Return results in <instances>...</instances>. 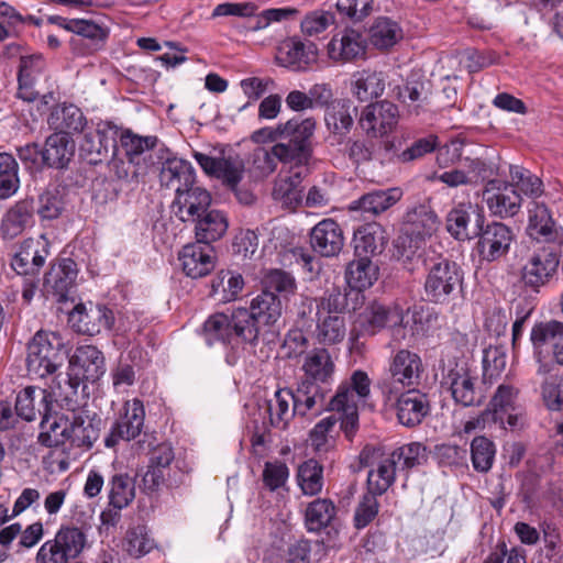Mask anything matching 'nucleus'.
I'll return each instance as SVG.
<instances>
[{"label":"nucleus","mask_w":563,"mask_h":563,"mask_svg":"<svg viewBox=\"0 0 563 563\" xmlns=\"http://www.w3.org/2000/svg\"><path fill=\"white\" fill-rule=\"evenodd\" d=\"M49 242L44 235L23 240L12 255L11 268L21 276L40 275L49 255Z\"/></svg>","instance_id":"dca6fc26"},{"label":"nucleus","mask_w":563,"mask_h":563,"mask_svg":"<svg viewBox=\"0 0 563 563\" xmlns=\"http://www.w3.org/2000/svg\"><path fill=\"white\" fill-rule=\"evenodd\" d=\"M106 373L103 353L93 345H80L69 358L67 380L59 394L85 396L87 383H95Z\"/></svg>","instance_id":"6e6552de"},{"label":"nucleus","mask_w":563,"mask_h":563,"mask_svg":"<svg viewBox=\"0 0 563 563\" xmlns=\"http://www.w3.org/2000/svg\"><path fill=\"white\" fill-rule=\"evenodd\" d=\"M385 91V77L382 71L364 69L353 74L352 93L361 102L377 99Z\"/></svg>","instance_id":"49530a36"},{"label":"nucleus","mask_w":563,"mask_h":563,"mask_svg":"<svg viewBox=\"0 0 563 563\" xmlns=\"http://www.w3.org/2000/svg\"><path fill=\"white\" fill-rule=\"evenodd\" d=\"M366 47V41L358 31L345 29L331 38L328 44V55L334 62L349 63L363 58Z\"/></svg>","instance_id":"c756f323"},{"label":"nucleus","mask_w":563,"mask_h":563,"mask_svg":"<svg viewBox=\"0 0 563 563\" xmlns=\"http://www.w3.org/2000/svg\"><path fill=\"white\" fill-rule=\"evenodd\" d=\"M354 295L350 291H342L339 288H333L325 294L317 303V312L321 314H341L344 316L346 311L355 310L356 303L350 305L349 298Z\"/></svg>","instance_id":"4d7b16f0"},{"label":"nucleus","mask_w":563,"mask_h":563,"mask_svg":"<svg viewBox=\"0 0 563 563\" xmlns=\"http://www.w3.org/2000/svg\"><path fill=\"white\" fill-rule=\"evenodd\" d=\"M86 544L87 537L80 528L62 526L53 539L40 547L35 563H82L79 556Z\"/></svg>","instance_id":"9b49d317"},{"label":"nucleus","mask_w":563,"mask_h":563,"mask_svg":"<svg viewBox=\"0 0 563 563\" xmlns=\"http://www.w3.org/2000/svg\"><path fill=\"white\" fill-rule=\"evenodd\" d=\"M496 456L495 443L485 435L475 437L471 442V461L475 471L487 473Z\"/></svg>","instance_id":"5fc2aeb1"},{"label":"nucleus","mask_w":563,"mask_h":563,"mask_svg":"<svg viewBox=\"0 0 563 563\" xmlns=\"http://www.w3.org/2000/svg\"><path fill=\"white\" fill-rule=\"evenodd\" d=\"M378 278V266L372 260L357 257L349 263L345 271V279L355 300L363 290L369 288Z\"/></svg>","instance_id":"a19ab883"},{"label":"nucleus","mask_w":563,"mask_h":563,"mask_svg":"<svg viewBox=\"0 0 563 563\" xmlns=\"http://www.w3.org/2000/svg\"><path fill=\"white\" fill-rule=\"evenodd\" d=\"M75 155V141L67 133L54 132L43 145L42 159L47 168L64 169Z\"/></svg>","instance_id":"4c0bfd02"},{"label":"nucleus","mask_w":563,"mask_h":563,"mask_svg":"<svg viewBox=\"0 0 563 563\" xmlns=\"http://www.w3.org/2000/svg\"><path fill=\"white\" fill-rule=\"evenodd\" d=\"M279 296L262 290L250 307H238L210 314L202 324V336L208 346L222 344L232 351L258 344L263 327L274 325L282 317Z\"/></svg>","instance_id":"f257e3e1"},{"label":"nucleus","mask_w":563,"mask_h":563,"mask_svg":"<svg viewBox=\"0 0 563 563\" xmlns=\"http://www.w3.org/2000/svg\"><path fill=\"white\" fill-rule=\"evenodd\" d=\"M318 48L313 42H303L294 36L285 40L278 47L276 59L279 65L292 69H305L317 60Z\"/></svg>","instance_id":"473e14b6"},{"label":"nucleus","mask_w":563,"mask_h":563,"mask_svg":"<svg viewBox=\"0 0 563 563\" xmlns=\"http://www.w3.org/2000/svg\"><path fill=\"white\" fill-rule=\"evenodd\" d=\"M328 390L314 382L300 380L292 390V405L296 416L317 417L330 410V400L327 402Z\"/></svg>","instance_id":"a878e982"},{"label":"nucleus","mask_w":563,"mask_h":563,"mask_svg":"<svg viewBox=\"0 0 563 563\" xmlns=\"http://www.w3.org/2000/svg\"><path fill=\"white\" fill-rule=\"evenodd\" d=\"M41 388L27 386L20 390L15 398V413L18 418L25 421H33L36 418V411L41 406Z\"/></svg>","instance_id":"680f3d73"},{"label":"nucleus","mask_w":563,"mask_h":563,"mask_svg":"<svg viewBox=\"0 0 563 563\" xmlns=\"http://www.w3.org/2000/svg\"><path fill=\"white\" fill-rule=\"evenodd\" d=\"M119 128L110 121H101L95 131L84 134L79 144L80 157L91 165L107 159L110 150H117Z\"/></svg>","instance_id":"ddd939ff"},{"label":"nucleus","mask_w":563,"mask_h":563,"mask_svg":"<svg viewBox=\"0 0 563 563\" xmlns=\"http://www.w3.org/2000/svg\"><path fill=\"white\" fill-rule=\"evenodd\" d=\"M439 227L437 213L427 205H418L409 209L405 216L401 233L397 239L398 260L404 265L419 262L418 250L427 238H430Z\"/></svg>","instance_id":"20e7f679"},{"label":"nucleus","mask_w":563,"mask_h":563,"mask_svg":"<svg viewBox=\"0 0 563 563\" xmlns=\"http://www.w3.org/2000/svg\"><path fill=\"white\" fill-rule=\"evenodd\" d=\"M59 402L68 422L70 446L90 450L99 439L102 419L89 408L85 396L79 399V396L59 394Z\"/></svg>","instance_id":"39448f33"},{"label":"nucleus","mask_w":563,"mask_h":563,"mask_svg":"<svg viewBox=\"0 0 563 563\" xmlns=\"http://www.w3.org/2000/svg\"><path fill=\"white\" fill-rule=\"evenodd\" d=\"M41 406L38 413L42 416L38 441L46 448H58L67 442L70 444L68 422L64 413L57 418L52 416L54 398L47 390H40Z\"/></svg>","instance_id":"a211bd4d"},{"label":"nucleus","mask_w":563,"mask_h":563,"mask_svg":"<svg viewBox=\"0 0 563 563\" xmlns=\"http://www.w3.org/2000/svg\"><path fill=\"white\" fill-rule=\"evenodd\" d=\"M402 37L400 26L389 18H378L369 30V41L378 49L394 46Z\"/></svg>","instance_id":"603ef678"},{"label":"nucleus","mask_w":563,"mask_h":563,"mask_svg":"<svg viewBox=\"0 0 563 563\" xmlns=\"http://www.w3.org/2000/svg\"><path fill=\"white\" fill-rule=\"evenodd\" d=\"M69 320L77 332L92 336L103 330H111L115 318L112 309L104 305H96L86 309L82 303H79L74 308Z\"/></svg>","instance_id":"393cba45"},{"label":"nucleus","mask_w":563,"mask_h":563,"mask_svg":"<svg viewBox=\"0 0 563 563\" xmlns=\"http://www.w3.org/2000/svg\"><path fill=\"white\" fill-rule=\"evenodd\" d=\"M301 369L303 372L301 380L321 385L332 379L335 364L328 349L314 347L306 353Z\"/></svg>","instance_id":"58836bf2"},{"label":"nucleus","mask_w":563,"mask_h":563,"mask_svg":"<svg viewBox=\"0 0 563 563\" xmlns=\"http://www.w3.org/2000/svg\"><path fill=\"white\" fill-rule=\"evenodd\" d=\"M310 244L312 250L321 256H336L344 245L340 224L333 219H323L312 228Z\"/></svg>","instance_id":"c85d7f7f"},{"label":"nucleus","mask_w":563,"mask_h":563,"mask_svg":"<svg viewBox=\"0 0 563 563\" xmlns=\"http://www.w3.org/2000/svg\"><path fill=\"white\" fill-rule=\"evenodd\" d=\"M390 455L399 471H409L427 463V448L419 442H411L394 450Z\"/></svg>","instance_id":"6e6d98bb"},{"label":"nucleus","mask_w":563,"mask_h":563,"mask_svg":"<svg viewBox=\"0 0 563 563\" xmlns=\"http://www.w3.org/2000/svg\"><path fill=\"white\" fill-rule=\"evenodd\" d=\"M26 369L30 376L45 378L56 373L67 357L63 336L53 331H37L26 347Z\"/></svg>","instance_id":"423d86ee"},{"label":"nucleus","mask_w":563,"mask_h":563,"mask_svg":"<svg viewBox=\"0 0 563 563\" xmlns=\"http://www.w3.org/2000/svg\"><path fill=\"white\" fill-rule=\"evenodd\" d=\"M109 504L117 510L128 507L135 497V479L129 474H114L109 482Z\"/></svg>","instance_id":"3c124183"},{"label":"nucleus","mask_w":563,"mask_h":563,"mask_svg":"<svg viewBox=\"0 0 563 563\" xmlns=\"http://www.w3.org/2000/svg\"><path fill=\"white\" fill-rule=\"evenodd\" d=\"M316 338L321 344H336L344 340L346 334L345 317L341 314H321L316 312Z\"/></svg>","instance_id":"de8ad7c7"},{"label":"nucleus","mask_w":563,"mask_h":563,"mask_svg":"<svg viewBox=\"0 0 563 563\" xmlns=\"http://www.w3.org/2000/svg\"><path fill=\"white\" fill-rule=\"evenodd\" d=\"M157 136H140L132 133L130 130L121 132L120 142L124 148L130 163L134 162V157L140 156L145 151L153 150L157 145Z\"/></svg>","instance_id":"0e129e2a"},{"label":"nucleus","mask_w":563,"mask_h":563,"mask_svg":"<svg viewBox=\"0 0 563 563\" xmlns=\"http://www.w3.org/2000/svg\"><path fill=\"white\" fill-rule=\"evenodd\" d=\"M34 202L23 199L10 207L2 217L0 223V236L3 240H14L27 228L34 224Z\"/></svg>","instance_id":"72a5a7b5"},{"label":"nucleus","mask_w":563,"mask_h":563,"mask_svg":"<svg viewBox=\"0 0 563 563\" xmlns=\"http://www.w3.org/2000/svg\"><path fill=\"white\" fill-rule=\"evenodd\" d=\"M336 506L330 498H317L309 503L305 510V526L309 532H320L323 529H334Z\"/></svg>","instance_id":"37998d69"},{"label":"nucleus","mask_w":563,"mask_h":563,"mask_svg":"<svg viewBox=\"0 0 563 563\" xmlns=\"http://www.w3.org/2000/svg\"><path fill=\"white\" fill-rule=\"evenodd\" d=\"M427 275L424 295L429 302L449 305L457 298L463 286V272L454 261L438 256L424 261Z\"/></svg>","instance_id":"0eeeda50"},{"label":"nucleus","mask_w":563,"mask_h":563,"mask_svg":"<svg viewBox=\"0 0 563 563\" xmlns=\"http://www.w3.org/2000/svg\"><path fill=\"white\" fill-rule=\"evenodd\" d=\"M18 163L9 153H0V199L14 195L19 188Z\"/></svg>","instance_id":"13d9d810"},{"label":"nucleus","mask_w":563,"mask_h":563,"mask_svg":"<svg viewBox=\"0 0 563 563\" xmlns=\"http://www.w3.org/2000/svg\"><path fill=\"white\" fill-rule=\"evenodd\" d=\"M192 156L208 176L220 179L228 189L235 188L243 179L244 164L238 156L212 157L197 151Z\"/></svg>","instance_id":"5701e85b"},{"label":"nucleus","mask_w":563,"mask_h":563,"mask_svg":"<svg viewBox=\"0 0 563 563\" xmlns=\"http://www.w3.org/2000/svg\"><path fill=\"white\" fill-rule=\"evenodd\" d=\"M484 199L492 214L503 219L516 216L521 208V196L514 184L498 179L488 180Z\"/></svg>","instance_id":"4be33fe9"},{"label":"nucleus","mask_w":563,"mask_h":563,"mask_svg":"<svg viewBox=\"0 0 563 563\" xmlns=\"http://www.w3.org/2000/svg\"><path fill=\"white\" fill-rule=\"evenodd\" d=\"M483 223H485V213L478 205L461 203L446 216L448 232L460 241L476 238Z\"/></svg>","instance_id":"412c9836"},{"label":"nucleus","mask_w":563,"mask_h":563,"mask_svg":"<svg viewBox=\"0 0 563 563\" xmlns=\"http://www.w3.org/2000/svg\"><path fill=\"white\" fill-rule=\"evenodd\" d=\"M530 340L538 375H549L555 364L563 365V322L551 320L534 324Z\"/></svg>","instance_id":"9d476101"},{"label":"nucleus","mask_w":563,"mask_h":563,"mask_svg":"<svg viewBox=\"0 0 563 563\" xmlns=\"http://www.w3.org/2000/svg\"><path fill=\"white\" fill-rule=\"evenodd\" d=\"M316 129L312 117L295 115L283 122L282 142L273 145L271 154L283 164L307 167L313 156Z\"/></svg>","instance_id":"f03ea898"},{"label":"nucleus","mask_w":563,"mask_h":563,"mask_svg":"<svg viewBox=\"0 0 563 563\" xmlns=\"http://www.w3.org/2000/svg\"><path fill=\"white\" fill-rule=\"evenodd\" d=\"M402 322L404 317L401 312L391 310L378 302H372L366 306L356 320L362 333L368 335H374L382 331L387 324H393V336L395 340H398L399 336H405L401 334L404 330Z\"/></svg>","instance_id":"aec40b11"},{"label":"nucleus","mask_w":563,"mask_h":563,"mask_svg":"<svg viewBox=\"0 0 563 563\" xmlns=\"http://www.w3.org/2000/svg\"><path fill=\"white\" fill-rule=\"evenodd\" d=\"M297 483L305 496H317L324 485L323 465L309 459L298 466Z\"/></svg>","instance_id":"09e8293b"},{"label":"nucleus","mask_w":563,"mask_h":563,"mask_svg":"<svg viewBox=\"0 0 563 563\" xmlns=\"http://www.w3.org/2000/svg\"><path fill=\"white\" fill-rule=\"evenodd\" d=\"M476 250L482 261L495 262L506 256L515 239L514 231L503 222L481 224Z\"/></svg>","instance_id":"f8f14e48"},{"label":"nucleus","mask_w":563,"mask_h":563,"mask_svg":"<svg viewBox=\"0 0 563 563\" xmlns=\"http://www.w3.org/2000/svg\"><path fill=\"white\" fill-rule=\"evenodd\" d=\"M388 234L378 222H367L360 225L353 234L354 254L356 257H372L379 255L388 243Z\"/></svg>","instance_id":"7c9ffc66"},{"label":"nucleus","mask_w":563,"mask_h":563,"mask_svg":"<svg viewBox=\"0 0 563 563\" xmlns=\"http://www.w3.org/2000/svg\"><path fill=\"white\" fill-rule=\"evenodd\" d=\"M560 256L550 249L534 252L521 268V282L526 288L539 291L558 272Z\"/></svg>","instance_id":"4468645a"},{"label":"nucleus","mask_w":563,"mask_h":563,"mask_svg":"<svg viewBox=\"0 0 563 563\" xmlns=\"http://www.w3.org/2000/svg\"><path fill=\"white\" fill-rule=\"evenodd\" d=\"M47 123L56 132L70 135V133L82 132L87 125V119L77 106L63 103L53 108Z\"/></svg>","instance_id":"ea45409f"},{"label":"nucleus","mask_w":563,"mask_h":563,"mask_svg":"<svg viewBox=\"0 0 563 563\" xmlns=\"http://www.w3.org/2000/svg\"><path fill=\"white\" fill-rule=\"evenodd\" d=\"M438 137L429 135L416 140L402 148L400 141H388L385 143V151L389 153V159L397 163H410L421 158L437 148Z\"/></svg>","instance_id":"c03bdc74"},{"label":"nucleus","mask_w":563,"mask_h":563,"mask_svg":"<svg viewBox=\"0 0 563 563\" xmlns=\"http://www.w3.org/2000/svg\"><path fill=\"white\" fill-rule=\"evenodd\" d=\"M440 387L451 395L455 405L464 408L479 407L486 399L478 376L465 362H449L442 369Z\"/></svg>","instance_id":"1a4fd4ad"},{"label":"nucleus","mask_w":563,"mask_h":563,"mask_svg":"<svg viewBox=\"0 0 563 563\" xmlns=\"http://www.w3.org/2000/svg\"><path fill=\"white\" fill-rule=\"evenodd\" d=\"M517 395L518 390L511 385L501 384L498 386L487 408V410H490L494 422H500L503 426L505 424L503 415L514 408Z\"/></svg>","instance_id":"bf43d9fd"},{"label":"nucleus","mask_w":563,"mask_h":563,"mask_svg":"<svg viewBox=\"0 0 563 563\" xmlns=\"http://www.w3.org/2000/svg\"><path fill=\"white\" fill-rule=\"evenodd\" d=\"M46 63L42 54L20 56L18 70V97L32 102L37 99L35 85L45 69Z\"/></svg>","instance_id":"c9c22d12"},{"label":"nucleus","mask_w":563,"mask_h":563,"mask_svg":"<svg viewBox=\"0 0 563 563\" xmlns=\"http://www.w3.org/2000/svg\"><path fill=\"white\" fill-rule=\"evenodd\" d=\"M145 419L143 402L139 399L126 401L123 412L112 424L108 435L104 438L107 448H114L120 441H131L140 435Z\"/></svg>","instance_id":"f3484780"},{"label":"nucleus","mask_w":563,"mask_h":563,"mask_svg":"<svg viewBox=\"0 0 563 563\" xmlns=\"http://www.w3.org/2000/svg\"><path fill=\"white\" fill-rule=\"evenodd\" d=\"M510 178L515 189L518 188L526 196L537 198L543 192L542 180L533 175L529 169L521 166H510Z\"/></svg>","instance_id":"e2e57ef3"},{"label":"nucleus","mask_w":563,"mask_h":563,"mask_svg":"<svg viewBox=\"0 0 563 563\" xmlns=\"http://www.w3.org/2000/svg\"><path fill=\"white\" fill-rule=\"evenodd\" d=\"M64 210V200L57 189H47L38 196L36 212L42 220L57 219Z\"/></svg>","instance_id":"338daca9"},{"label":"nucleus","mask_w":563,"mask_h":563,"mask_svg":"<svg viewBox=\"0 0 563 563\" xmlns=\"http://www.w3.org/2000/svg\"><path fill=\"white\" fill-rule=\"evenodd\" d=\"M401 197L402 190L399 187L373 190L353 200L349 206V210L352 212H361L364 217H375L391 208Z\"/></svg>","instance_id":"e433bc0d"},{"label":"nucleus","mask_w":563,"mask_h":563,"mask_svg":"<svg viewBox=\"0 0 563 563\" xmlns=\"http://www.w3.org/2000/svg\"><path fill=\"white\" fill-rule=\"evenodd\" d=\"M125 550L131 556L141 558L154 548V540L150 538L146 527L136 526L126 533Z\"/></svg>","instance_id":"69168bd1"},{"label":"nucleus","mask_w":563,"mask_h":563,"mask_svg":"<svg viewBox=\"0 0 563 563\" xmlns=\"http://www.w3.org/2000/svg\"><path fill=\"white\" fill-rule=\"evenodd\" d=\"M178 260L186 276L197 279L209 275L216 267L214 247L200 242L188 243L178 253Z\"/></svg>","instance_id":"b1692460"},{"label":"nucleus","mask_w":563,"mask_h":563,"mask_svg":"<svg viewBox=\"0 0 563 563\" xmlns=\"http://www.w3.org/2000/svg\"><path fill=\"white\" fill-rule=\"evenodd\" d=\"M78 276L77 264L74 260L65 257L53 263L44 276V287L57 302H65L76 291V279Z\"/></svg>","instance_id":"6ab92c4d"},{"label":"nucleus","mask_w":563,"mask_h":563,"mask_svg":"<svg viewBox=\"0 0 563 563\" xmlns=\"http://www.w3.org/2000/svg\"><path fill=\"white\" fill-rule=\"evenodd\" d=\"M554 221L548 207L543 203L533 202V208L529 209V231L530 235L538 239L540 236L549 239L553 234Z\"/></svg>","instance_id":"052dcab7"},{"label":"nucleus","mask_w":563,"mask_h":563,"mask_svg":"<svg viewBox=\"0 0 563 563\" xmlns=\"http://www.w3.org/2000/svg\"><path fill=\"white\" fill-rule=\"evenodd\" d=\"M541 385L542 400L545 407L552 411L563 410V385L559 376H548Z\"/></svg>","instance_id":"774afa93"},{"label":"nucleus","mask_w":563,"mask_h":563,"mask_svg":"<svg viewBox=\"0 0 563 563\" xmlns=\"http://www.w3.org/2000/svg\"><path fill=\"white\" fill-rule=\"evenodd\" d=\"M396 409L398 421L407 428H413L429 415L431 406L427 394L410 388L396 398Z\"/></svg>","instance_id":"cd10ccee"},{"label":"nucleus","mask_w":563,"mask_h":563,"mask_svg":"<svg viewBox=\"0 0 563 563\" xmlns=\"http://www.w3.org/2000/svg\"><path fill=\"white\" fill-rule=\"evenodd\" d=\"M244 287V279L241 274L231 271H220L211 283V296L222 294L220 300H235Z\"/></svg>","instance_id":"864d4df0"},{"label":"nucleus","mask_w":563,"mask_h":563,"mask_svg":"<svg viewBox=\"0 0 563 563\" xmlns=\"http://www.w3.org/2000/svg\"><path fill=\"white\" fill-rule=\"evenodd\" d=\"M424 372L420 355L407 349L398 350L391 357L389 373L395 382L404 387H412L420 384Z\"/></svg>","instance_id":"2f4dec72"},{"label":"nucleus","mask_w":563,"mask_h":563,"mask_svg":"<svg viewBox=\"0 0 563 563\" xmlns=\"http://www.w3.org/2000/svg\"><path fill=\"white\" fill-rule=\"evenodd\" d=\"M398 119V107L384 100L367 104L361 112L358 124L368 137L376 139L393 132Z\"/></svg>","instance_id":"2eb2a0df"},{"label":"nucleus","mask_w":563,"mask_h":563,"mask_svg":"<svg viewBox=\"0 0 563 563\" xmlns=\"http://www.w3.org/2000/svg\"><path fill=\"white\" fill-rule=\"evenodd\" d=\"M211 195L208 190L192 186L175 197L172 209L175 217L181 222H195L209 212Z\"/></svg>","instance_id":"bb28decb"},{"label":"nucleus","mask_w":563,"mask_h":563,"mask_svg":"<svg viewBox=\"0 0 563 563\" xmlns=\"http://www.w3.org/2000/svg\"><path fill=\"white\" fill-rule=\"evenodd\" d=\"M397 463L389 454L379 460L377 467L367 474V489L376 495L385 494L396 481Z\"/></svg>","instance_id":"8fccbe9b"},{"label":"nucleus","mask_w":563,"mask_h":563,"mask_svg":"<svg viewBox=\"0 0 563 563\" xmlns=\"http://www.w3.org/2000/svg\"><path fill=\"white\" fill-rule=\"evenodd\" d=\"M292 389L279 388L274 393L273 398L266 400L265 412L268 416L267 423L274 429L286 430L291 419L296 416L292 404Z\"/></svg>","instance_id":"79ce46f5"},{"label":"nucleus","mask_w":563,"mask_h":563,"mask_svg":"<svg viewBox=\"0 0 563 563\" xmlns=\"http://www.w3.org/2000/svg\"><path fill=\"white\" fill-rule=\"evenodd\" d=\"M159 183L162 187L174 189L177 196L195 186V168L186 159L179 157L167 158L161 167Z\"/></svg>","instance_id":"f704fd0d"},{"label":"nucleus","mask_w":563,"mask_h":563,"mask_svg":"<svg viewBox=\"0 0 563 563\" xmlns=\"http://www.w3.org/2000/svg\"><path fill=\"white\" fill-rule=\"evenodd\" d=\"M372 380L363 369H355L349 379L341 382L330 398V410L340 415V428L350 442L360 428L357 401H366L371 395Z\"/></svg>","instance_id":"7ed1b4c3"},{"label":"nucleus","mask_w":563,"mask_h":563,"mask_svg":"<svg viewBox=\"0 0 563 563\" xmlns=\"http://www.w3.org/2000/svg\"><path fill=\"white\" fill-rule=\"evenodd\" d=\"M194 223L196 241L209 245L221 239L229 227L225 213L217 209H211Z\"/></svg>","instance_id":"a18cd8bd"}]
</instances>
